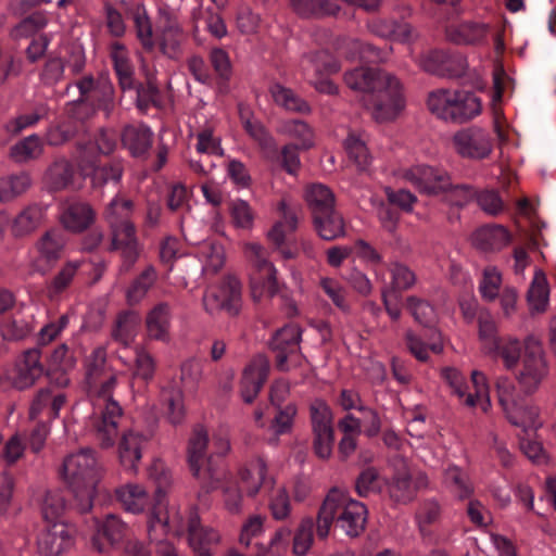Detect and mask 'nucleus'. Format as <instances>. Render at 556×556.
Wrapping results in <instances>:
<instances>
[{
	"label": "nucleus",
	"mask_w": 556,
	"mask_h": 556,
	"mask_svg": "<svg viewBox=\"0 0 556 556\" xmlns=\"http://www.w3.org/2000/svg\"><path fill=\"white\" fill-rule=\"evenodd\" d=\"M346 86L364 96V105L379 124L395 122L406 108L403 83L381 68L356 67L344 74Z\"/></svg>",
	"instance_id": "f257e3e1"
},
{
	"label": "nucleus",
	"mask_w": 556,
	"mask_h": 556,
	"mask_svg": "<svg viewBox=\"0 0 556 556\" xmlns=\"http://www.w3.org/2000/svg\"><path fill=\"white\" fill-rule=\"evenodd\" d=\"M87 379L90 392L94 395L93 406L100 413L96 424V435L104 447L114 444L117 437L118 421L122 418V407L112 397L117 384V375L106 370V351L96 348L87 359Z\"/></svg>",
	"instance_id": "f03ea898"
},
{
	"label": "nucleus",
	"mask_w": 556,
	"mask_h": 556,
	"mask_svg": "<svg viewBox=\"0 0 556 556\" xmlns=\"http://www.w3.org/2000/svg\"><path fill=\"white\" fill-rule=\"evenodd\" d=\"M367 520L365 505L353 500L340 489H332L324 500L316 520V531L319 539H326L332 523L336 521L346 535L358 536L364 530Z\"/></svg>",
	"instance_id": "7ed1b4c3"
},
{
	"label": "nucleus",
	"mask_w": 556,
	"mask_h": 556,
	"mask_svg": "<svg viewBox=\"0 0 556 556\" xmlns=\"http://www.w3.org/2000/svg\"><path fill=\"white\" fill-rule=\"evenodd\" d=\"M61 473L78 501V508L88 511L92 507L96 488L101 477V467L93 451L81 448L67 455Z\"/></svg>",
	"instance_id": "20e7f679"
},
{
	"label": "nucleus",
	"mask_w": 556,
	"mask_h": 556,
	"mask_svg": "<svg viewBox=\"0 0 556 556\" xmlns=\"http://www.w3.org/2000/svg\"><path fill=\"white\" fill-rule=\"evenodd\" d=\"M208 445L206 429L202 426L195 427L187 444V464L192 477L206 493L216 489L220 480V473L208 453Z\"/></svg>",
	"instance_id": "39448f33"
},
{
	"label": "nucleus",
	"mask_w": 556,
	"mask_h": 556,
	"mask_svg": "<svg viewBox=\"0 0 556 556\" xmlns=\"http://www.w3.org/2000/svg\"><path fill=\"white\" fill-rule=\"evenodd\" d=\"M244 253L253 267L250 275L253 301L263 302L273 299L280 291L277 268L267 260L264 248L256 242L247 243Z\"/></svg>",
	"instance_id": "423d86ee"
},
{
	"label": "nucleus",
	"mask_w": 556,
	"mask_h": 556,
	"mask_svg": "<svg viewBox=\"0 0 556 556\" xmlns=\"http://www.w3.org/2000/svg\"><path fill=\"white\" fill-rule=\"evenodd\" d=\"M548 375V364L539 340L529 337L525 341V354L516 379L523 392H535Z\"/></svg>",
	"instance_id": "0eeeda50"
},
{
	"label": "nucleus",
	"mask_w": 556,
	"mask_h": 556,
	"mask_svg": "<svg viewBox=\"0 0 556 556\" xmlns=\"http://www.w3.org/2000/svg\"><path fill=\"white\" fill-rule=\"evenodd\" d=\"M441 376L444 381L448 384L452 391L464 401V404L468 407L478 406L484 413H486L491 406L489 383L486 376L480 370H472L471 381L475 388V393H467L466 379L462 372L453 367L443 368Z\"/></svg>",
	"instance_id": "6e6552de"
},
{
	"label": "nucleus",
	"mask_w": 556,
	"mask_h": 556,
	"mask_svg": "<svg viewBox=\"0 0 556 556\" xmlns=\"http://www.w3.org/2000/svg\"><path fill=\"white\" fill-rule=\"evenodd\" d=\"M399 177L410 184L420 194L438 197L451 188L450 174L427 164H416L399 172Z\"/></svg>",
	"instance_id": "1a4fd4ad"
},
{
	"label": "nucleus",
	"mask_w": 556,
	"mask_h": 556,
	"mask_svg": "<svg viewBox=\"0 0 556 556\" xmlns=\"http://www.w3.org/2000/svg\"><path fill=\"white\" fill-rule=\"evenodd\" d=\"M204 309L210 315H216L222 311L235 316L242 306V286L238 278L228 276L218 285L206 289L203 295Z\"/></svg>",
	"instance_id": "9d476101"
},
{
	"label": "nucleus",
	"mask_w": 556,
	"mask_h": 556,
	"mask_svg": "<svg viewBox=\"0 0 556 556\" xmlns=\"http://www.w3.org/2000/svg\"><path fill=\"white\" fill-rule=\"evenodd\" d=\"M451 147L463 159L480 161L491 155L493 140L486 129L469 126L458 129L452 135Z\"/></svg>",
	"instance_id": "9b49d317"
},
{
	"label": "nucleus",
	"mask_w": 556,
	"mask_h": 556,
	"mask_svg": "<svg viewBox=\"0 0 556 556\" xmlns=\"http://www.w3.org/2000/svg\"><path fill=\"white\" fill-rule=\"evenodd\" d=\"M302 329L298 325H287L279 329L270 340V349L276 353V366L281 371L301 366L304 357L299 353Z\"/></svg>",
	"instance_id": "f8f14e48"
},
{
	"label": "nucleus",
	"mask_w": 556,
	"mask_h": 556,
	"mask_svg": "<svg viewBox=\"0 0 556 556\" xmlns=\"http://www.w3.org/2000/svg\"><path fill=\"white\" fill-rule=\"evenodd\" d=\"M66 238L60 229H49L36 242L35 267L41 273L49 270L62 256Z\"/></svg>",
	"instance_id": "ddd939ff"
},
{
	"label": "nucleus",
	"mask_w": 556,
	"mask_h": 556,
	"mask_svg": "<svg viewBox=\"0 0 556 556\" xmlns=\"http://www.w3.org/2000/svg\"><path fill=\"white\" fill-rule=\"evenodd\" d=\"M152 508L148 517V533L151 540H159L168 532L181 535L186 529L188 530V517L186 518L178 505L170 504L164 518L156 514L155 507Z\"/></svg>",
	"instance_id": "4468645a"
},
{
	"label": "nucleus",
	"mask_w": 556,
	"mask_h": 556,
	"mask_svg": "<svg viewBox=\"0 0 556 556\" xmlns=\"http://www.w3.org/2000/svg\"><path fill=\"white\" fill-rule=\"evenodd\" d=\"M71 529L63 522H53L38 536V551L42 556H60L73 546Z\"/></svg>",
	"instance_id": "2eb2a0df"
},
{
	"label": "nucleus",
	"mask_w": 556,
	"mask_h": 556,
	"mask_svg": "<svg viewBox=\"0 0 556 556\" xmlns=\"http://www.w3.org/2000/svg\"><path fill=\"white\" fill-rule=\"evenodd\" d=\"M269 372V362L263 354L251 359L243 370L241 379V396L245 403H252L263 388Z\"/></svg>",
	"instance_id": "dca6fc26"
},
{
	"label": "nucleus",
	"mask_w": 556,
	"mask_h": 556,
	"mask_svg": "<svg viewBox=\"0 0 556 556\" xmlns=\"http://www.w3.org/2000/svg\"><path fill=\"white\" fill-rule=\"evenodd\" d=\"M340 55L349 61L381 63L388 59L389 51L380 50L371 45L353 37H341L336 41Z\"/></svg>",
	"instance_id": "f3484780"
},
{
	"label": "nucleus",
	"mask_w": 556,
	"mask_h": 556,
	"mask_svg": "<svg viewBox=\"0 0 556 556\" xmlns=\"http://www.w3.org/2000/svg\"><path fill=\"white\" fill-rule=\"evenodd\" d=\"M41 353L38 349L25 351L16 361L13 384L20 390L28 389L42 376L43 366L40 362Z\"/></svg>",
	"instance_id": "a211bd4d"
},
{
	"label": "nucleus",
	"mask_w": 556,
	"mask_h": 556,
	"mask_svg": "<svg viewBox=\"0 0 556 556\" xmlns=\"http://www.w3.org/2000/svg\"><path fill=\"white\" fill-rule=\"evenodd\" d=\"M189 544L200 556H211V548L222 542L220 533L212 527L200 525L195 511L188 513Z\"/></svg>",
	"instance_id": "6ab92c4d"
},
{
	"label": "nucleus",
	"mask_w": 556,
	"mask_h": 556,
	"mask_svg": "<svg viewBox=\"0 0 556 556\" xmlns=\"http://www.w3.org/2000/svg\"><path fill=\"white\" fill-rule=\"evenodd\" d=\"M48 206L30 203L23 207L11 220V232L15 238H24L35 232L43 225Z\"/></svg>",
	"instance_id": "aec40b11"
},
{
	"label": "nucleus",
	"mask_w": 556,
	"mask_h": 556,
	"mask_svg": "<svg viewBox=\"0 0 556 556\" xmlns=\"http://www.w3.org/2000/svg\"><path fill=\"white\" fill-rule=\"evenodd\" d=\"M187 40L188 34L182 26L157 27L154 42L162 55L170 60H178L184 54Z\"/></svg>",
	"instance_id": "412c9836"
},
{
	"label": "nucleus",
	"mask_w": 556,
	"mask_h": 556,
	"mask_svg": "<svg viewBox=\"0 0 556 556\" xmlns=\"http://www.w3.org/2000/svg\"><path fill=\"white\" fill-rule=\"evenodd\" d=\"M123 508L131 514H142L152 507L153 500L146 488L137 483H126L115 490Z\"/></svg>",
	"instance_id": "4be33fe9"
},
{
	"label": "nucleus",
	"mask_w": 556,
	"mask_h": 556,
	"mask_svg": "<svg viewBox=\"0 0 556 556\" xmlns=\"http://www.w3.org/2000/svg\"><path fill=\"white\" fill-rule=\"evenodd\" d=\"M129 534V528L116 515H108L102 522H98L97 534L92 538V547L99 553L108 552V546L100 543V536L106 539L109 545L113 546L122 542Z\"/></svg>",
	"instance_id": "5701e85b"
},
{
	"label": "nucleus",
	"mask_w": 556,
	"mask_h": 556,
	"mask_svg": "<svg viewBox=\"0 0 556 556\" xmlns=\"http://www.w3.org/2000/svg\"><path fill=\"white\" fill-rule=\"evenodd\" d=\"M144 442V437L138 432L128 431L123 434L122 441L118 445V456L119 462L126 471L131 473L137 472Z\"/></svg>",
	"instance_id": "b1692460"
},
{
	"label": "nucleus",
	"mask_w": 556,
	"mask_h": 556,
	"mask_svg": "<svg viewBox=\"0 0 556 556\" xmlns=\"http://www.w3.org/2000/svg\"><path fill=\"white\" fill-rule=\"evenodd\" d=\"M509 233L503 226H483L471 236L472 244L482 251H497L509 242Z\"/></svg>",
	"instance_id": "393cba45"
},
{
	"label": "nucleus",
	"mask_w": 556,
	"mask_h": 556,
	"mask_svg": "<svg viewBox=\"0 0 556 556\" xmlns=\"http://www.w3.org/2000/svg\"><path fill=\"white\" fill-rule=\"evenodd\" d=\"M451 122L464 123L481 113V100L472 92L465 90L453 91Z\"/></svg>",
	"instance_id": "a878e982"
},
{
	"label": "nucleus",
	"mask_w": 556,
	"mask_h": 556,
	"mask_svg": "<svg viewBox=\"0 0 556 556\" xmlns=\"http://www.w3.org/2000/svg\"><path fill=\"white\" fill-rule=\"evenodd\" d=\"M153 132L146 125H128L122 134V142L132 156L144 155L152 146Z\"/></svg>",
	"instance_id": "bb28decb"
},
{
	"label": "nucleus",
	"mask_w": 556,
	"mask_h": 556,
	"mask_svg": "<svg viewBox=\"0 0 556 556\" xmlns=\"http://www.w3.org/2000/svg\"><path fill=\"white\" fill-rule=\"evenodd\" d=\"M93 217L94 214L89 204L74 202L64 208L60 220L66 229L73 232H80L89 227L93 222Z\"/></svg>",
	"instance_id": "cd10ccee"
},
{
	"label": "nucleus",
	"mask_w": 556,
	"mask_h": 556,
	"mask_svg": "<svg viewBox=\"0 0 556 556\" xmlns=\"http://www.w3.org/2000/svg\"><path fill=\"white\" fill-rule=\"evenodd\" d=\"M527 301L531 315L542 314L547 309L549 302V288L545 274L538 269L527 293Z\"/></svg>",
	"instance_id": "c85d7f7f"
},
{
	"label": "nucleus",
	"mask_w": 556,
	"mask_h": 556,
	"mask_svg": "<svg viewBox=\"0 0 556 556\" xmlns=\"http://www.w3.org/2000/svg\"><path fill=\"white\" fill-rule=\"evenodd\" d=\"M317 233L324 240H334L345 233V224L342 215L336 207L313 216Z\"/></svg>",
	"instance_id": "c756f323"
},
{
	"label": "nucleus",
	"mask_w": 556,
	"mask_h": 556,
	"mask_svg": "<svg viewBox=\"0 0 556 556\" xmlns=\"http://www.w3.org/2000/svg\"><path fill=\"white\" fill-rule=\"evenodd\" d=\"M240 480L248 495L254 496L258 493L262 485H273L274 480L266 478V464L263 459L250 462L241 471Z\"/></svg>",
	"instance_id": "7c9ffc66"
},
{
	"label": "nucleus",
	"mask_w": 556,
	"mask_h": 556,
	"mask_svg": "<svg viewBox=\"0 0 556 556\" xmlns=\"http://www.w3.org/2000/svg\"><path fill=\"white\" fill-rule=\"evenodd\" d=\"M290 8L301 17L330 16L340 10L338 0H290Z\"/></svg>",
	"instance_id": "2f4dec72"
},
{
	"label": "nucleus",
	"mask_w": 556,
	"mask_h": 556,
	"mask_svg": "<svg viewBox=\"0 0 556 556\" xmlns=\"http://www.w3.org/2000/svg\"><path fill=\"white\" fill-rule=\"evenodd\" d=\"M157 280V271L153 265H148L130 282L125 291V298L129 305H136L142 302L149 293V290Z\"/></svg>",
	"instance_id": "473e14b6"
},
{
	"label": "nucleus",
	"mask_w": 556,
	"mask_h": 556,
	"mask_svg": "<svg viewBox=\"0 0 556 556\" xmlns=\"http://www.w3.org/2000/svg\"><path fill=\"white\" fill-rule=\"evenodd\" d=\"M170 327V307L159 303L147 315V330L150 338L165 341Z\"/></svg>",
	"instance_id": "72a5a7b5"
},
{
	"label": "nucleus",
	"mask_w": 556,
	"mask_h": 556,
	"mask_svg": "<svg viewBox=\"0 0 556 556\" xmlns=\"http://www.w3.org/2000/svg\"><path fill=\"white\" fill-rule=\"evenodd\" d=\"M131 15L136 30V37L140 45L146 51H153L155 48L153 26L146 5L143 3H137L132 9Z\"/></svg>",
	"instance_id": "f704fd0d"
},
{
	"label": "nucleus",
	"mask_w": 556,
	"mask_h": 556,
	"mask_svg": "<svg viewBox=\"0 0 556 556\" xmlns=\"http://www.w3.org/2000/svg\"><path fill=\"white\" fill-rule=\"evenodd\" d=\"M305 200L313 216L336 207L333 192L323 184H312L307 186Z\"/></svg>",
	"instance_id": "c9c22d12"
},
{
	"label": "nucleus",
	"mask_w": 556,
	"mask_h": 556,
	"mask_svg": "<svg viewBox=\"0 0 556 556\" xmlns=\"http://www.w3.org/2000/svg\"><path fill=\"white\" fill-rule=\"evenodd\" d=\"M489 31L483 23L466 22L448 29V37L456 43L476 45L482 42Z\"/></svg>",
	"instance_id": "e433bc0d"
},
{
	"label": "nucleus",
	"mask_w": 556,
	"mask_h": 556,
	"mask_svg": "<svg viewBox=\"0 0 556 556\" xmlns=\"http://www.w3.org/2000/svg\"><path fill=\"white\" fill-rule=\"evenodd\" d=\"M443 483L459 500L468 498L473 492L468 475L457 466H448L445 469Z\"/></svg>",
	"instance_id": "4c0bfd02"
},
{
	"label": "nucleus",
	"mask_w": 556,
	"mask_h": 556,
	"mask_svg": "<svg viewBox=\"0 0 556 556\" xmlns=\"http://www.w3.org/2000/svg\"><path fill=\"white\" fill-rule=\"evenodd\" d=\"M488 354L495 353L503 362L507 370L516 368L521 357V342L514 337L500 338L494 346L485 351Z\"/></svg>",
	"instance_id": "58836bf2"
},
{
	"label": "nucleus",
	"mask_w": 556,
	"mask_h": 556,
	"mask_svg": "<svg viewBox=\"0 0 556 556\" xmlns=\"http://www.w3.org/2000/svg\"><path fill=\"white\" fill-rule=\"evenodd\" d=\"M31 186L27 173H18L0 178V203H8L24 194Z\"/></svg>",
	"instance_id": "ea45409f"
},
{
	"label": "nucleus",
	"mask_w": 556,
	"mask_h": 556,
	"mask_svg": "<svg viewBox=\"0 0 556 556\" xmlns=\"http://www.w3.org/2000/svg\"><path fill=\"white\" fill-rule=\"evenodd\" d=\"M278 131L295 141V147L309 149L314 144V132L303 121L289 119L280 124Z\"/></svg>",
	"instance_id": "a19ab883"
},
{
	"label": "nucleus",
	"mask_w": 556,
	"mask_h": 556,
	"mask_svg": "<svg viewBox=\"0 0 556 556\" xmlns=\"http://www.w3.org/2000/svg\"><path fill=\"white\" fill-rule=\"evenodd\" d=\"M430 333V342L425 344L418 337H416L412 331L406 332V342L410 353L419 361L428 359V351L439 354L443 351V342L441 338V333L437 329H431Z\"/></svg>",
	"instance_id": "79ce46f5"
},
{
	"label": "nucleus",
	"mask_w": 556,
	"mask_h": 556,
	"mask_svg": "<svg viewBox=\"0 0 556 556\" xmlns=\"http://www.w3.org/2000/svg\"><path fill=\"white\" fill-rule=\"evenodd\" d=\"M269 92L276 104L285 108L288 111L308 114L311 108L306 101L299 98L291 89L275 83L270 86Z\"/></svg>",
	"instance_id": "37998d69"
},
{
	"label": "nucleus",
	"mask_w": 556,
	"mask_h": 556,
	"mask_svg": "<svg viewBox=\"0 0 556 556\" xmlns=\"http://www.w3.org/2000/svg\"><path fill=\"white\" fill-rule=\"evenodd\" d=\"M111 58L115 72L123 89H130L134 86V68L126 48L121 43H114L111 48Z\"/></svg>",
	"instance_id": "c03bdc74"
},
{
	"label": "nucleus",
	"mask_w": 556,
	"mask_h": 556,
	"mask_svg": "<svg viewBox=\"0 0 556 556\" xmlns=\"http://www.w3.org/2000/svg\"><path fill=\"white\" fill-rule=\"evenodd\" d=\"M73 167L66 160L55 161L45 174V184L52 191L67 188L73 180Z\"/></svg>",
	"instance_id": "a18cd8bd"
},
{
	"label": "nucleus",
	"mask_w": 556,
	"mask_h": 556,
	"mask_svg": "<svg viewBox=\"0 0 556 556\" xmlns=\"http://www.w3.org/2000/svg\"><path fill=\"white\" fill-rule=\"evenodd\" d=\"M198 257L202 263L204 273L218 271L225 263V251L222 244L213 241H204L198 250Z\"/></svg>",
	"instance_id": "49530a36"
},
{
	"label": "nucleus",
	"mask_w": 556,
	"mask_h": 556,
	"mask_svg": "<svg viewBox=\"0 0 556 556\" xmlns=\"http://www.w3.org/2000/svg\"><path fill=\"white\" fill-rule=\"evenodd\" d=\"M390 496L396 502H407L414 495L410 475L404 460L399 462V471L389 483Z\"/></svg>",
	"instance_id": "de8ad7c7"
},
{
	"label": "nucleus",
	"mask_w": 556,
	"mask_h": 556,
	"mask_svg": "<svg viewBox=\"0 0 556 556\" xmlns=\"http://www.w3.org/2000/svg\"><path fill=\"white\" fill-rule=\"evenodd\" d=\"M42 151L43 146L40 138L36 135H30L15 143L10 150V155L16 163H26L39 157Z\"/></svg>",
	"instance_id": "09e8293b"
},
{
	"label": "nucleus",
	"mask_w": 556,
	"mask_h": 556,
	"mask_svg": "<svg viewBox=\"0 0 556 556\" xmlns=\"http://www.w3.org/2000/svg\"><path fill=\"white\" fill-rule=\"evenodd\" d=\"M319 287L338 309L345 314L351 312L348 291L340 281L331 277H321Z\"/></svg>",
	"instance_id": "8fccbe9b"
},
{
	"label": "nucleus",
	"mask_w": 556,
	"mask_h": 556,
	"mask_svg": "<svg viewBox=\"0 0 556 556\" xmlns=\"http://www.w3.org/2000/svg\"><path fill=\"white\" fill-rule=\"evenodd\" d=\"M240 116L247 132L260 144L264 151L273 152L276 150V144L273 137L258 121L253 119L250 116V112L241 110Z\"/></svg>",
	"instance_id": "3c124183"
},
{
	"label": "nucleus",
	"mask_w": 556,
	"mask_h": 556,
	"mask_svg": "<svg viewBox=\"0 0 556 556\" xmlns=\"http://www.w3.org/2000/svg\"><path fill=\"white\" fill-rule=\"evenodd\" d=\"M453 91L448 89H439L431 92L428 97V109L438 118L451 122L453 106Z\"/></svg>",
	"instance_id": "603ef678"
},
{
	"label": "nucleus",
	"mask_w": 556,
	"mask_h": 556,
	"mask_svg": "<svg viewBox=\"0 0 556 556\" xmlns=\"http://www.w3.org/2000/svg\"><path fill=\"white\" fill-rule=\"evenodd\" d=\"M139 316L135 313L121 314L113 329V338L124 345L130 344L139 327Z\"/></svg>",
	"instance_id": "864d4df0"
},
{
	"label": "nucleus",
	"mask_w": 556,
	"mask_h": 556,
	"mask_svg": "<svg viewBox=\"0 0 556 556\" xmlns=\"http://www.w3.org/2000/svg\"><path fill=\"white\" fill-rule=\"evenodd\" d=\"M78 266L77 262H68L60 269L47 287L49 299L55 300L68 288L77 273Z\"/></svg>",
	"instance_id": "5fc2aeb1"
},
{
	"label": "nucleus",
	"mask_w": 556,
	"mask_h": 556,
	"mask_svg": "<svg viewBox=\"0 0 556 556\" xmlns=\"http://www.w3.org/2000/svg\"><path fill=\"white\" fill-rule=\"evenodd\" d=\"M134 208V203L129 199L115 195L108 205L105 218L110 227L122 225L124 222H130L129 217Z\"/></svg>",
	"instance_id": "6e6d98bb"
},
{
	"label": "nucleus",
	"mask_w": 556,
	"mask_h": 556,
	"mask_svg": "<svg viewBox=\"0 0 556 556\" xmlns=\"http://www.w3.org/2000/svg\"><path fill=\"white\" fill-rule=\"evenodd\" d=\"M313 431L333 430V415L330 406L321 399H315L309 405Z\"/></svg>",
	"instance_id": "4d7b16f0"
},
{
	"label": "nucleus",
	"mask_w": 556,
	"mask_h": 556,
	"mask_svg": "<svg viewBox=\"0 0 556 556\" xmlns=\"http://www.w3.org/2000/svg\"><path fill=\"white\" fill-rule=\"evenodd\" d=\"M406 307L415 320L426 327H430L437 319L435 308L428 301L418 296H408Z\"/></svg>",
	"instance_id": "13d9d810"
},
{
	"label": "nucleus",
	"mask_w": 556,
	"mask_h": 556,
	"mask_svg": "<svg viewBox=\"0 0 556 556\" xmlns=\"http://www.w3.org/2000/svg\"><path fill=\"white\" fill-rule=\"evenodd\" d=\"M502 286V274L496 267L488 266L483 269L482 278L479 282V292L483 300L488 302L498 298Z\"/></svg>",
	"instance_id": "bf43d9fd"
},
{
	"label": "nucleus",
	"mask_w": 556,
	"mask_h": 556,
	"mask_svg": "<svg viewBox=\"0 0 556 556\" xmlns=\"http://www.w3.org/2000/svg\"><path fill=\"white\" fill-rule=\"evenodd\" d=\"M478 334L484 351L494 346L498 341L497 325L488 309H481L478 315Z\"/></svg>",
	"instance_id": "052dcab7"
},
{
	"label": "nucleus",
	"mask_w": 556,
	"mask_h": 556,
	"mask_svg": "<svg viewBox=\"0 0 556 556\" xmlns=\"http://www.w3.org/2000/svg\"><path fill=\"white\" fill-rule=\"evenodd\" d=\"M66 508V498L62 491L53 490L48 491L42 501V515L45 519L51 523L58 522L56 520L62 516Z\"/></svg>",
	"instance_id": "680f3d73"
},
{
	"label": "nucleus",
	"mask_w": 556,
	"mask_h": 556,
	"mask_svg": "<svg viewBox=\"0 0 556 556\" xmlns=\"http://www.w3.org/2000/svg\"><path fill=\"white\" fill-rule=\"evenodd\" d=\"M389 271L391 274V290L393 291L409 290L417 281L415 271L403 263H392Z\"/></svg>",
	"instance_id": "e2e57ef3"
},
{
	"label": "nucleus",
	"mask_w": 556,
	"mask_h": 556,
	"mask_svg": "<svg viewBox=\"0 0 556 556\" xmlns=\"http://www.w3.org/2000/svg\"><path fill=\"white\" fill-rule=\"evenodd\" d=\"M162 396L167 406L166 415L168 420L174 425L180 424L185 418L184 395L180 389L170 388L163 390Z\"/></svg>",
	"instance_id": "0e129e2a"
},
{
	"label": "nucleus",
	"mask_w": 556,
	"mask_h": 556,
	"mask_svg": "<svg viewBox=\"0 0 556 556\" xmlns=\"http://www.w3.org/2000/svg\"><path fill=\"white\" fill-rule=\"evenodd\" d=\"M344 148L349 157L359 169L367 168L370 164V156L364 140L359 136L350 134L344 141Z\"/></svg>",
	"instance_id": "69168bd1"
},
{
	"label": "nucleus",
	"mask_w": 556,
	"mask_h": 556,
	"mask_svg": "<svg viewBox=\"0 0 556 556\" xmlns=\"http://www.w3.org/2000/svg\"><path fill=\"white\" fill-rule=\"evenodd\" d=\"M506 413L514 425L522 427L525 430L535 429L540 425L539 410L536 407H523L514 404Z\"/></svg>",
	"instance_id": "338daca9"
},
{
	"label": "nucleus",
	"mask_w": 556,
	"mask_h": 556,
	"mask_svg": "<svg viewBox=\"0 0 556 556\" xmlns=\"http://www.w3.org/2000/svg\"><path fill=\"white\" fill-rule=\"evenodd\" d=\"M313 529L314 521L312 518L308 517L301 520L293 538L294 554L304 556L311 549L314 541Z\"/></svg>",
	"instance_id": "774afa93"
}]
</instances>
